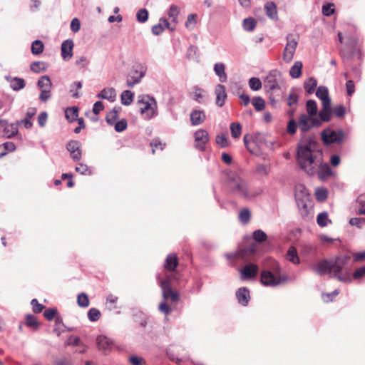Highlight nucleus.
<instances>
[{"label":"nucleus","instance_id":"53","mask_svg":"<svg viewBox=\"0 0 365 365\" xmlns=\"http://www.w3.org/2000/svg\"><path fill=\"white\" fill-rule=\"evenodd\" d=\"M118 118V113L115 109H113L106 116V122L108 124L114 125Z\"/></svg>","mask_w":365,"mask_h":365},{"label":"nucleus","instance_id":"16","mask_svg":"<svg viewBox=\"0 0 365 365\" xmlns=\"http://www.w3.org/2000/svg\"><path fill=\"white\" fill-rule=\"evenodd\" d=\"M96 342L98 350L103 351L105 354L110 352L114 346L113 340L105 335L98 336Z\"/></svg>","mask_w":365,"mask_h":365},{"label":"nucleus","instance_id":"27","mask_svg":"<svg viewBox=\"0 0 365 365\" xmlns=\"http://www.w3.org/2000/svg\"><path fill=\"white\" fill-rule=\"evenodd\" d=\"M214 71L215 74L219 77L220 82H225L227 76L225 73V66L223 63H216L214 66Z\"/></svg>","mask_w":365,"mask_h":365},{"label":"nucleus","instance_id":"36","mask_svg":"<svg viewBox=\"0 0 365 365\" xmlns=\"http://www.w3.org/2000/svg\"><path fill=\"white\" fill-rule=\"evenodd\" d=\"M52 83L48 76H41L38 81V86L41 90L51 89Z\"/></svg>","mask_w":365,"mask_h":365},{"label":"nucleus","instance_id":"49","mask_svg":"<svg viewBox=\"0 0 365 365\" xmlns=\"http://www.w3.org/2000/svg\"><path fill=\"white\" fill-rule=\"evenodd\" d=\"M31 70L34 73H40L46 68V63L43 61H35L31 64Z\"/></svg>","mask_w":365,"mask_h":365},{"label":"nucleus","instance_id":"41","mask_svg":"<svg viewBox=\"0 0 365 365\" xmlns=\"http://www.w3.org/2000/svg\"><path fill=\"white\" fill-rule=\"evenodd\" d=\"M231 135L234 138H238L241 135L242 126L240 123L233 122L230 124Z\"/></svg>","mask_w":365,"mask_h":365},{"label":"nucleus","instance_id":"10","mask_svg":"<svg viewBox=\"0 0 365 365\" xmlns=\"http://www.w3.org/2000/svg\"><path fill=\"white\" fill-rule=\"evenodd\" d=\"M321 125V120L317 117H313L307 114H302L299 117L298 127L303 133L307 132L314 127Z\"/></svg>","mask_w":365,"mask_h":365},{"label":"nucleus","instance_id":"50","mask_svg":"<svg viewBox=\"0 0 365 365\" xmlns=\"http://www.w3.org/2000/svg\"><path fill=\"white\" fill-rule=\"evenodd\" d=\"M256 26V21L252 18H247L243 20L242 26L243 29L247 31H251L254 30Z\"/></svg>","mask_w":365,"mask_h":365},{"label":"nucleus","instance_id":"8","mask_svg":"<svg viewBox=\"0 0 365 365\" xmlns=\"http://www.w3.org/2000/svg\"><path fill=\"white\" fill-rule=\"evenodd\" d=\"M156 279L162 290V296L165 301L170 300L176 302L179 299L178 293L172 289L170 285L171 275L167 276L166 279H162L160 274H156Z\"/></svg>","mask_w":365,"mask_h":365},{"label":"nucleus","instance_id":"40","mask_svg":"<svg viewBox=\"0 0 365 365\" xmlns=\"http://www.w3.org/2000/svg\"><path fill=\"white\" fill-rule=\"evenodd\" d=\"M252 103L257 111H262L265 108V101L260 96L254 97L252 100Z\"/></svg>","mask_w":365,"mask_h":365},{"label":"nucleus","instance_id":"58","mask_svg":"<svg viewBox=\"0 0 365 365\" xmlns=\"http://www.w3.org/2000/svg\"><path fill=\"white\" fill-rule=\"evenodd\" d=\"M349 224L358 228H361L365 225V218L352 217L349 220Z\"/></svg>","mask_w":365,"mask_h":365},{"label":"nucleus","instance_id":"2","mask_svg":"<svg viewBox=\"0 0 365 365\" xmlns=\"http://www.w3.org/2000/svg\"><path fill=\"white\" fill-rule=\"evenodd\" d=\"M283 81L282 73L277 69L269 72L264 79V88L273 108H278L283 100L282 91L280 85Z\"/></svg>","mask_w":365,"mask_h":365},{"label":"nucleus","instance_id":"51","mask_svg":"<svg viewBox=\"0 0 365 365\" xmlns=\"http://www.w3.org/2000/svg\"><path fill=\"white\" fill-rule=\"evenodd\" d=\"M328 192L324 187H318L315 190V196L318 201L323 202L327 198Z\"/></svg>","mask_w":365,"mask_h":365},{"label":"nucleus","instance_id":"5","mask_svg":"<svg viewBox=\"0 0 365 365\" xmlns=\"http://www.w3.org/2000/svg\"><path fill=\"white\" fill-rule=\"evenodd\" d=\"M271 262L272 269L275 274L267 269L262 271L261 283L267 287H277L286 282L287 277L286 275H280L278 273L279 271V265L276 261L271 259Z\"/></svg>","mask_w":365,"mask_h":365},{"label":"nucleus","instance_id":"3","mask_svg":"<svg viewBox=\"0 0 365 365\" xmlns=\"http://www.w3.org/2000/svg\"><path fill=\"white\" fill-rule=\"evenodd\" d=\"M227 187L230 192L245 199H252L259 195L260 191L249 187L247 182L236 173L229 175Z\"/></svg>","mask_w":365,"mask_h":365},{"label":"nucleus","instance_id":"31","mask_svg":"<svg viewBox=\"0 0 365 365\" xmlns=\"http://www.w3.org/2000/svg\"><path fill=\"white\" fill-rule=\"evenodd\" d=\"M303 64L301 61H295L289 70V75L293 78H298L302 75Z\"/></svg>","mask_w":365,"mask_h":365},{"label":"nucleus","instance_id":"33","mask_svg":"<svg viewBox=\"0 0 365 365\" xmlns=\"http://www.w3.org/2000/svg\"><path fill=\"white\" fill-rule=\"evenodd\" d=\"M44 49V44L41 40H35L32 42L31 46V51L32 54L34 55H39L41 54Z\"/></svg>","mask_w":365,"mask_h":365},{"label":"nucleus","instance_id":"26","mask_svg":"<svg viewBox=\"0 0 365 365\" xmlns=\"http://www.w3.org/2000/svg\"><path fill=\"white\" fill-rule=\"evenodd\" d=\"M264 10L267 16L273 20H277V6L273 1H268L264 5Z\"/></svg>","mask_w":365,"mask_h":365},{"label":"nucleus","instance_id":"21","mask_svg":"<svg viewBox=\"0 0 365 365\" xmlns=\"http://www.w3.org/2000/svg\"><path fill=\"white\" fill-rule=\"evenodd\" d=\"M206 119V115L203 110H193L190 113V123L193 126L202 124Z\"/></svg>","mask_w":365,"mask_h":365},{"label":"nucleus","instance_id":"15","mask_svg":"<svg viewBox=\"0 0 365 365\" xmlns=\"http://www.w3.org/2000/svg\"><path fill=\"white\" fill-rule=\"evenodd\" d=\"M312 269L315 273L319 275H324L327 274H331V260L330 259H321L312 266Z\"/></svg>","mask_w":365,"mask_h":365},{"label":"nucleus","instance_id":"44","mask_svg":"<svg viewBox=\"0 0 365 365\" xmlns=\"http://www.w3.org/2000/svg\"><path fill=\"white\" fill-rule=\"evenodd\" d=\"M299 101V96L294 90H292L287 98V104L289 107L292 108V106L297 104Z\"/></svg>","mask_w":365,"mask_h":365},{"label":"nucleus","instance_id":"19","mask_svg":"<svg viewBox=\"0 0 365 365\" xmlns=\"http://www.w3.org/2000/svg\"><path fill=\"white\" fill-rule=\"evenodd\" d=\"M73 46L74 43L71 39H66L61 43V56L64 61H68L72 58Z\"/></svg>","mask_w":365,"mask_h":365},{"label":"nucleus","instance_id":"23","mask_svg":"<svg viewBox=\"0 0 365 365\" xmlns=\"http://www.w3.org/2000/svg\"><path fill=\"white\" fill-rule=\"evenodd\" d=\"M316 96L322 101V105H331L329 91L326 86H319L317 89Z\"/></svg>","mask_w":365,"mask_h":365},{"label":"nucleus","instance_id":"59","mask_svg":"<svg viewBox=\"0 0 365 365\" xmlns=\"http://www.w3.org/2000/svg\"><path fill=\"white\" fill-rule=\"evenodd\" d=\"M114 126H115V130L116 132H118V133L123 132V130H125L127 128V126H128V123H127L126 119L123 118L120 120L117 121L114 124Z\"/></svg>","mask_w":365,"mask_h":365},{"label":"nucleus","instance_id":"46","mask_svg":"<svg viewBox=\"0 0 365 365\" xmlns=\"http://www.w3.org/2000/svg\"><path fill=\"white\" fill-rule=\"evenodd\" d=\"M179 13V8L175 5H171L168 12V15L169 18L171 19L172 21L176 24L178 22Z\"/></svg>","mask_w":365,"mask_h":365},{"label":"nucleus","instance_id":"45","mask_svg":"<svg viewBox=\"0 0 365 365\" xmlns=\"http://www.w3.org/2000/svg\"><path fill=\"white\" fill-rule=\"evenodd\" d=\"M251 217V212L247 207L242 208L239 214V219L242 224H247Z\"/></svg>","mask_w":365,"mask_h":365},{"label":"nucleus","instance_id":"32","mask_svg":"<svg viewBox=\"0 0 365 365\" xmlns=\"http://www.w3.org/2000/svg\"><path fill=\"white\" fill-rule=\"evenodd\" d=\"M133 98L134 93L129 90L123 91L120 95L121 103L124 106L130 105L133 101Z\"/></svg>","mask_w":365,"mask_h":365},{"label":"nucleus","instance_id":"63","mask_svg":"<svg viewBox=\"0 0 365 365\" xmlns=\"http://www.w3.org/2000/svg\"><path fill=\"white\" fill-rule=\"evenodd\" d=\"M150 146L153 147L152 153H155V148H159L160 150H163L165 146V144H163L159 138L153 139L150 142Z\"/></svg>","mask_w":365,"mask_h":365},{"label":"nucleus","instance_id":"12","mask_svg":"<svg viewBox=\"0 0 365 365\" xmlns=\"http://www.w3.org/2000/svg\"><path fill=\"white\" fill-rule=\"evenodd\" d=\"M314 167V175H317L322 181L327 180L333 174L329 164L323 161V156L321 158L320 163Z\"/></svg>","mask_w":365,"mask_h":365},{"label":"nucleus","instance_id":"20","mask_svg":"<svg viewBox=\"0 0 365 365\" xmlns=\"http://www.w3.org/2000/svg\"><path fill=\"white\" fill-rule=\"evenodd\" d=\"M215 94L216 96L217 106L219 107L223 106L227 97L225 86L222 84H217L215 88Z\"/></svg>","mask_w":365,"mask_h":365},{"label":"nucleus","instance_id":"24","mask_svg":"<svg viewBox=\"0 0 365 365\" xmlns=\"http://www.w3.org/2000/svg\"><path fill=\"white\" fill-rule=\"evenodd\" d=\"M97 97L106 99L110 102H114L116 99V92L113 88H106L97 94Z\"/></svg>","mask_w":365,"mask_h":365},{"label":"nucleus","instance_id":"55","mask_svg":"<svg viewBox=\"0 0 365 365\" xmlns=\"http://www.w3.org/2000/svg\"><path fill=\"white\" fill-rule=\"evenodd\" d=\"M75 170L81 175H90L92 174L91 170L88 167L87 165L83 163H79L78 166L76 167Z\"/></svg>","mask_w":365,"mask_h":365},{"label":"nucleus","instance_id":"9","mask_svg":"<svg viewBox=\"0 0 365 365\" xmlns=\"http://www.w3.org/2000/svg\"><path fill=\"white\" fill-rule=\"evenodd\" d=\"M344 138V133L341 129L334 130L330 128H327L322 132V139L325 144L333 143H340L343 141Z\"/></svg>","mask_w":365,"mask_h":365},{"label":"nucleus","instance_id":"1","mask_svg":"<svg viewBox=\"0 0 365 365\" xmlns=\"http://www.w3.org/2000/svg\"><path fill=\"white\" fill-rule=\"evenodd\" d=\"M323 153L313 138H303L297 144V161L300 168L308 175L313 176L314 167L320 163Z\"/></svg>","mask_w":365,"mask_h":365},{"label":"nucleus","instance_id":"48","mask_svg":"<svg viewBox=\"0 0 365 365\" xmlns=\"http://www.w3.org/2000/svg\"><path fill=\"white\" fill-rule=\"evenodd\" d=\"M252 237L257 242H263L267 240V235L263 230H257L253 232Z\"/></svg>","mask_w":365,"mask_h":365},{"label":"nucleus","instance_id":"29","mask_svg":"<svg viewBox=\"0 0 365 365\" xmlns=\"http://www.w3.org/2000/svg\"><path fill=\"white\" fill-rule=\"evenodd\" d=\"M286 259L294 264H299L300 263V259L298 256L297 249L293 246L288 249L286 254Z\"/></svg>","mask_w":365,"mask_h":365},{"label":"nucleus","instance_id":"25","mask_svg":"<svg viewBox=\"0 0 365 365\" xmlns=\"http://www.w3.org/2000/svg\"><path fill=\"white\" fill-rule=\"evenodd\" d=\"M178 264V260L177 255L175 254L170 253L167 256V257L165 259L164 267L165 269L172 272L175 269Z\"/></svg>","mask_w":365,"mask_h":365},{"label":"nucleus","instance_id":"47","mask_svg":"<svg viewBox=\"0 0 365 365\" xmlns=\"http://www.w3.org/2000/svg\"><path fill=\"white\" fill-rule=\"evenodd\" d=\"M304 86L308 93H312L317 87V81L314 78H309L304 82Z\"/></svg>","mask_w":365,"mask_h":365},{"label":"nucleus","instance_id":"35","mask_svg":"<svg viewBox=\"0 0 365 365\" xmlns=\"http://www.w3.org/2000/svg\"><path fill=\"white\" fill-rule=\"evenodd\" d=\"M205 96V91L198 86L193 88V99L199 103H204V98Z\"/></svg>","mask_w":365,"mask_h":365},{"label":"nucleus","instance_id":"22","mask_svg":"<svg viewBox=\"0 0 365 365\" xmlns=\"http://www.w3.org/2000/svg\"><path fill=\"white\" fill-rule=\"evenodd\" d=\"M236 297L240 304L246 306L250 299V291L246 287H241L236 292Z\"/></svg>","mask_w":365,"mask_h":365},{"label":"nucleus","instance_id":"61","mask_svg":"<svg viewBox=\"0 0 365 365\" xmlns=\"http://www.w3.org/2000/svg\"><path fill=\"white\" fill-rule=\"evenodd\" d=\"M333 113L337 118H342L346 113V108L342 105L336 106L333 109Z\"/></svg>","mask_w":365,"mask_h":365},{"label":"nucleus","instance_id":"18","mask_svg":"<svg viewBox=\"0 0 365 365\" xmlns=\"http://www.w3.org/2000/svg\"><path fill=\"white\" fill-rule=\"evenodd\" d=\"M258 272L259 267L257 264L249 263L241 269V277L244 280L252 279L257 276Z\"/></svg>","mask_w":365,"mask_h":365},{"label":"nucleus","instance_id":"54","mask_svg":"<svg viewBox=\"0 0 365 365\" xmlns=\"http://www.w3.org/2000/svg\"><path fill=\"white\" fill-rule=\"evenodd\" d=\"M136 18L138 22L145 23L148 19V11L145 9H140L137 11Z\"/></svg>","mask_w":365,"mask_h":365},{"label":"nucleus","instance_id":"42","mask_svg":"<svg viewBox=\"0 0 365 365\" xmlns=\"http://www.w3.org/2000/svg\"><path fill=\"white\" fill-rule=\"evenodd\" d=\"M317 222L318 225L322 227H326L328 223H331V221L328 218L327 213L325 212H321L317 215Z\"/></svg>","mask_w":365,"mask_h":365},{"label":"nucleus","instance_id":"17","mask_svg":"<svg viewBox=\"0 0 365 365\" xmlns=\"http://www.w3.org/2000/svg\"><path fill=\"white\" fill-rule=\"evenodd\" d=\"M66 149L71 154V158L77 162L82 158L81 143L78 140H71L66 145Z\"/></svg>","mask_w":365,"mask_h":365},{"label":"nucleus","instance_id":"56","mask_svg":"<svg viewBox=\"0 0 365 365\" xmlns=\"http://www.w3.org/2000/svg\"><path fill=\"white\" fill-rule=\"evenodd\" d=\"M197 15L194 14H190L187 16V21L185 22V26L188 29H193L197 24L196 21Z\"/></svg>","mask_w":365,"mask_h":365},{"label":"nucleus","instance_id":"4","mask_svg":"<svg viewBox=\"0 0 365 365\" xmlns=\"http://www.w3.org/2000/svg\"><path fill=\"white\" fill-rule=\"evenodd\" d=\"M295 199L302 217L307 220L311 218L313 205L304 186L299 185L296 187Z\"/></svg>","mask_w":365,"mask_h":365},{"label":"nucleus","instance_id":"62","mask_svg":"<svg viewBox=\"0 0 365 365\" xmlns=\"http://www.w3.org/2000/svg\"><path fill=\"white\" fill-rule=\"evenodd\" d=\"M31 304L32 306V309L34 313H41L44 308V306L38 303L36 299H33L31 302Z\"/></svg>","mask_w":365,"mask_h":365},{"label":"nucleus","instance_id":"14","mask_svg":"<svg viewBox=\"0 0 365 365\" xmlns=\"http://www.w3.org/2000/svg\"><path fill=\"white\" fill-rule=\"evenodd\" d=\"M145 72L146 68L142 66H140L139 69L133 70L128 76L127 86L132 88L139 83L145 75Z\"/></svg>","mask_w":365,"mask_h":365},{"label":"nucleus","instance_id":"60","mask_svg":"<svg viewBox=\"0 0 365 365\" xmlns=\"http://www.w3.org/2000/svg\"><path fill=\"white\" fill-rule=\"evenodd\" d=\"M89 63L88 58L84 56L77 57L75 61V64L81 68H85Z\"/></svg>","mask_w":365,"mask_h":365},{"label":"nucleus","instance_id":"34","mask_svg":"<svg viewBox=\"0 0 365 365\" xmlns=\"http://www.w3.org/2000/svg\"><path fill=\"white\" fill-rule=\"evenodd\" d=\"M65 115L68 121L73 122L77 120L78 115V108L76 106L68 108L65 111Z\"/></svg>","mask_w":365,"mask_h":365},{"label":"nucleus","instance_id":"6","mask_svg":"<svg viewBox=\"0 0 365 365\" xmlns=\"http://www.w3.org/2000/svg\"><path fill=\"white\" fill-rule=\"evenodd\" d=\"M137 103L140 113L145 120H151L158 115V104L155 99L149 95H140Z\"/></svg>","mask_w":365,"mask_h":365},{"label":"nucleus","instance_id":"38","mask_svg":"<svg viewBox=\"0 0 365 365\" xmlns=\"http://www.w3.org/2000/svg\"><path fill=\"white\" fill-rule=\"evenodd\" d=\"M255 250L253 247H248L245 248L243 250H242L241 253H237V252L228 253V254H226L225 256L228 259H233L240 255L244 256V255H248V254L251 255V254L255 253Z\"/></svg>","mask_w":365,"mask_h":365},{"label":"nucleus","instance_id":"52","mask_svg":"<svg viewBox=\"0 0 365 365\" xmlns=\"http://www.w3.org/2000/svg\"><path fill=\"white\" fill-rule=\"evenodd\" d=\"M78 305L81 307H87L89 305V299L86 294L81 293L77 297Z\"/></svg>","mask_w":365,"mask_h":365},{"label":"nucleus","instance_id":"37","mask_svg":"<svg viewBox=\"0 0 365 365\" xmlns=\"http://www.w3.org/2000/svg\"><path fill=\"white\" fill-rule=\"evenodd\" d=\"M306 108H307V115H311V116H313V117H317V103L314 100H309L307 101V103H306Z\"/></svg>","mask_w":365,"mask_h":365},{"label":"nucleus","instance_id":"7","mask_svg":"<svg viewBox=\"0 0 365 365\" xmlns=\"http://www.w3.org/2000/svg\"><path fill=\"white\" fill-rule=\"evenodd\" d=\"M350 259L351 257L349 255H340L336 257L334 259H331L333 277L341 282L350 283L351 282L349 274L346 276L341 274V272L347 264Z\"/></svg>","mask_w":365,"mask_h":365},{"label":"nucleus","instance_id":"30","mask_svg":"<svg viewBox=\"0 0 365 365\" xmlns=\"http://www.w3.org/2000/svg\"><path fill=\"white\" fill-rule=\"evenodd\" d=\"M24 324L33 331H36L40 327V323L38 322L36 317L32 314H27L25 317Z\"/></svg>","mask_w":365,"mask_h":365},{"label":"nucleus","instance_id":"64","mask_svg":"<svg viewBox=\"0 0 365 365\" xmlns=\"http://www.w3.org/2000/svg\"><path fill=\"white\" fill-rule=\"evenodd\" d=\"M364 276H365V266L356 269L353 273V277L356 279H361Z\"/></svg>","mask_w":365,"mask_h":365},{"label":"nucleus","instance_id":"39","mask_svg":"<svg viewBox=\"0 0 365 365\" xmlns=\"http://www.w3.org/2000/svg\"><path fill=\"white\" fill-rule=\"evenodd\" d=\"M6 79L10 82L11 87L13 90L17 91L23 88V79L19 78H11L10 76H6Z\"/></svg>","mask_w":365,"mask_h":365},{"label":"nucleus","instance_id":"11","mask_svg":"<svg viewBox=\"0 0 365 365\" xmlns=\"http://www.w3.org/2000/svg\"><path fill=\"white\" fill-rule=\"evenodd\" d=\"M298 41L292 34L287 36V44L284 49L282 58L286 63H290L294 57Z\"/></svg>","mask_w":365,"mask_h":365},{"label":"nucleus","instance_id":"13","mask_svg":"<svg viewBox=\"0 0 365 365\" xmlns=\"http://www.w3.org/2000/svg\"><path fill=\"white\" fill-rule=\"evenodd\" d=\"M195 137V147L200 150L204 151L206 149V144L209 141V134L207 130L200 129L194 133Z\"/></svg>","mask_w":365,"mask_h":365},{"label":"nucleus","instance_id":"43","mask_svg":"<svg viewBox=\"0 0 365 365\" xmlns=\"http://www.w3.org/2000/svg\"><path fill=\"white\" fill-rule=\"evenodd\" d=\"M248 83L250 89L254 91H257L262 87V81L257 77H252L250 78Z\"/></svg>","mask_w":365,"mask_h":365},{"label":"nucleus","instance_id":"57","mask_svg":"<svg viewBox=\"0 0 365 365\" xmlns=\"http://www.w3.org/2000/svg\"><path fill=\"white\" fill-rule=\"evenodd\" d=\"M101 312L96 308H91L88 312V317L91 322H96L100 319Z\"/></svg>","mask_w":365,"mask_h":365},{"label":"nucleus","instance_id":"28","mask_svg":"<svg viewBox=\"0 0 365 365\" xmlns=\"http://www.w3.org/2000/svg\"><path fill=\"white\" fill-rule=\"evenodd\" d=\"M331 105H322V108L319 113V120L322 122H328L331 119Z\"/></svg>","mask_w":365,"mask_h":365}]
</instances>
